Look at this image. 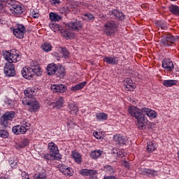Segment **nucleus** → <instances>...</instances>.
<instances>
[{
	"label": "nucleus",
	"mask_w": 179,
	"mask_h": 179,
	"mask_svg": "<svg viewBox=\"0 0 179 179\" xmlns=\"http://www.w3.org/2000/svg\"><path fill=\"white\" fill-rule=\"evenodd\" d=\"M52 27H57L58 29V27H59V25H57V24H53Z\"/></svg>",
	"instance_id": "nucleus-58"
},
{
	"label": "nucleus",
	"mask_w": 179,
	"mask_h": 179,
	"mask_svg": "<svg viewBox=\"0 0 179 179\" xmlns=\"http://www.w3.org/2000/svg\"><path fill=\"white\" fill-rule=\"evenodd\" d=\"M162 68L168 72H171L174 69V63L170 59H164L162 61Z\"/></svg>",
	"instance_id": "nucleus-11"
},
{
	"label": "nucleus",
	"mask_w": 179,
	"mask_h": 179,
	"mask_svg": "<svg viewBox=\"0 0 179 179\" xmlns=\"http://www.w3.org/2000/svg\"><path fill=\"white\" fill-rule=\"evenodd\" d=\"M22 75L23 78L25 79H30V78H33V74L32 73H27V69H23L21 71Z\"/></svg>",
	"instance_id": "nucleus-33"
},
{
	"label": "nucleus",
	"mask_w": 179,
	"mask_h": 179,
	"mask_svg": "<svg viewBox=\"0 0 179 179\" xmlns=\"http://www.w3.org/2000/svg\"><path fill=\"white\" fill-rule=\"evenodd\" d=\"M49 17L50 20H52V22H59V20L62 19V17H61L59 15L55 13H50L49 14Z\"/></svg>",
	"instance_id": "nucleus-29"
},
{
	"label": "nucleus",
	"mask_w": 179,
	"mask_h": 179,
	"mask_svg": "<svg viewBox=\"0 0 179 179\" xmlns=\"http://www.w3.org/2000/svg\"><path fill=\"white\" fill-rule=\"evenodd\" d=\"M159 27L162 29V30H167V29H169V25L166 23H162L159 24Z\"/></svg>",
	"instance_id": "nucleus-46"
},
{
	"label": "nucleus",
	"mask_w": 179,
	"mask_h": 179,
	"mask_svg": "<svg viewBox=\"0 0 179 179\" xmlns=\"http://www.w3.org/2000/svg\"><path fill=\"white\" fill-rule=\"evenodd\" d=\"M28 71H31L33 73H35L36 76H41L43 71H41V69H40V66L36 65V66H32L31 67H29Z\"/></svg>",
	"instance_id": "nucleus-22"
},
{
	"label": "nucleus",
	"mask_w": 179,
	"mask_h": 179,
	"mask_svg": "<svg viewBox=\"0 0 179 179\" xmlns=\"http://www.w3.org/2000/svg\"><path fill=\"white\" fill-rule=\"evenodd\" d=\"M28 145H29V139L27 138H24L18 144L19 148H26V146H27Z\"/></svg>",
	"instance_id": "nucleus-35"
},
{
	"label": "nucleus",
	"mask_w": 179,
	"mask_h": 179,
	"mask_svg": "<svg viewBox=\"0 0 179 179\" xmlns=\"http://www.w3.org/2000/svg\"><path fill=\"white\" fill-rule=\"evenodd\" d=\"M51 2L54 5H57V3H59V0H51Z\"/></svg>",
	"instance_id": "nucleus-52"
},
{
	"label": "nucleus",
	"mask_w": 179,
	"mask_h": 179,
	"mask_svg": "<svg viewBox=\"0 0 179 179\" xmlns=\"http://www.w3.org/2000/svg\"><path fill=\"white\" fill-rule=\"evenodd\" d=\"M71 156L76 163H78V164L79 163H82V155L79 152L77 151H73Z\"/></svg>",
	"instance_id": "nucleus-24"
},
{
	"label": "nucleus",
	"mask_w": 179,
	"mask_h": 179,
	"mask_svg": "<svg viewBox=\"0 0 179 179\" xmlns=\"http://www.w3.org/2000/svg\"><path fill=\"white\" fill-rule=\"evenodd\" d=\"M60 69L62 70V72H60V75H64L65 69H64V67L60 68Z\"/></svg>",
	"instance_id": "nucleus-55"
},
{
	"label": "nucleus",
	"mask_w": 179,
	"mask_h": 179,
	"mask_svg": "<svg viewBox=\"0 0 179 179\" xmlns=\"http://www.w3.org/2000/svg\"><path fill=\"white\" fill-rule=\"evenodd\" d=\"M101 155H103V151L100 150H93L90 152V157L91 159H99V157H100V156H101Z\"/></svg>",
	"instance_id": "nucleus-27"
},
{
	"label": "nucleus",
	"mask_w": 179,
	"mask_h": 179,
	"mask_svg": "<svg viewBox=\"0 0 179 179\" xmlns=\"http://www.w3.org/2000/svg\"><path fill=\"white\" fill-rule=\"evenodd\" d=\"M33 17H34V19H37V17H38V14H36V13L33 14Z\"/></svg>",
	"instance_id": "nucleus-56"
},
{
	"label": "nucleus",
	"mask_w": 179,
	"mask_h": 179,
	"mask_svg": "<svg viewBox=\"0 0 179 179\" xmlns=\"http://www.w3.org/2000/svg\"><path fill=\"white\" fill-rule=\"evenodd\" d=\"M104 27L106 34H107V36H111V34L117 31L118 24L114 21H110L106 23Z\"/></svg>",
	"instance_id": "nucleus-7"
},
{
	"label": "nucleus",
	"mask_w": 179,
	"mask_h": 179,
	"mask_svg": "<svg viewBox=\"0 0 179 179\" xmlns=\"http://www.w3.org/2000/svg\"><path fill=\"white\" fill-rule=\"evenodd\" d=\"M124 87L127 92H132L136 86L135 85V83H132V80L131 78H127L124 80Z\"/></svg>",
	"instance_id": "nucleus-13"
},
{
	"label": "nucleus",
	"mask_w": 179,
	"mask_h": 179,
	"mask_svg": "<svg viewBox=\"0 0 179 179\" xmlns=\"http://www.w3.org/2000/svg\"><path fill=\"white\" fill-rule=\"evenodd\" d=\"M20 124L14 126L12 129L13 134L15 135L24 134L29 129H30L31 124L27 120L20 122Z\"/></svg>",
	"instance_id": "nucleus-3"
},
{
	"label": "nucleus",
	"mask_w": 179,
	"mask_h": 179,
	"mask_svg": "<svg viewBox=\"0 0 179 179\" xmlns=\"http://www.w3.org/2000/svg\"><path fill=\"white\" fill-rule=\"evenodd\" d=\"M147 148V150L149 153H150L151 152H154V150H156V145H155V143L152 141L148 143Z\"/></svg>",
	"instance_id": "nucleus-31"
},
{
	"label": "nucleus",
	"mask_w": 179,
	"mask_h": 179,
	"mask_svg": "<svg viewBox=\"0 0 179 179\" xmlns=\"http://www.w3.org/2000/svg\"><path fill=\"white\" fill-rule=\"evenodd\" d=\"M41 48H42V50H43V51L48 52L51 51L52 46H51V44L44 43L43 45H42Z\"/></svg>",
	"instance_id": "nucleus-34"
},
{
	"label": "nucleus",
	"mask_w": 179,
	"mask_h": 179,
	"mask_svg": "<svg viewBox=\"0 0 179 179\" xmlns=\"http://www.w3.org/2000/svg\"><path fill=\"white\" fill-rule=\"evenodd\" d=\"M67 168H68V166H66L64 164L58 166V169H59V171L61 173H62V174H64V173H65V171L66 170Z\"/></svg>",
	"instance_id": "nucleus-42"
},
{
	"label": "nucleus",
	"mask_w": 179,
	"mask_h": 179,
	"mask_svg": "<svg viewBox=\"0 0 179 179\" xmlns=\"http://www.w3.org/2000/svg\"><path fill=\"white\" fill-rule=\"evenodd\" d=\"M22 104L23 106H29L30 113H36V111L40 109V103L34 99L24 97L22 99Z\"/></svg>",
	"instance_id": "nucleus-5"
},
{
	"label": "nucleus",
	"mask_w": 179,
	"mask_h": 179,
	"mask_svg": "<svg viewBox=\"0 0 179 179\" xmlns=\"http://www.w3.org/2000/svg\"><path fill=\"white\" fill-rule=\"evenodd\" d=\"M30 68H27V73H31V72H33V71H29V69Z\"/></svg>",
	"instance_id": "nucleus-57"
},
{
	"label": "nucleus",
	"mask_w": 179,
	"mask_h": 179,
	"mask_svg": "<svg viewBox=\"0 0 179 179\" xmlns=\"http://www.w3.org/2000/svg\"><path fill=\"white\" fill-rule=\"evenodd\" d=\"M63 174L64 176H69V177H71V176L73 174V170H72V169H71L70 167H67Z\"/></svg>",
	"instance_id": "nucleus-38"
},
{
	"label": "nucleus",
	"mask_w": 179,
	"mask_h": 179,
	"mask_svg": "<svg viewBox=\"0 0 179 179\" xmlns=\"http://www.w3.org/2000/svg\"><path fill=\"white\" fill-rule=\"evenodd\" d=\"M68 27L70 30L79 31V30H82L83 24H82V22L76 20V22H69L68 24Z\"/></svg>",
	"instance_id": "nucleus-10"
},
{
	"label": "nucleus",
	"mask_w": 179,
	"mask_h": 179,
	"mask_svg": "<svg viewBox=\"0 0 179 179\" xmlns=\"http://www.w3.org/2000/svg\"><path fill=\"white\" fill-rule=\"evenodd\" d=\"M15 118V112L7 111L0 117V124L3 128H8L9 121Z\"/></svg>",
	"instance_id": "nucleus-6"
},
{
	"label": "nucleus",
	"mask_w": 179,
	"mask_h": 179,
	"mask_svg": "<svg viewBox=\"0 0 179 179\" xmlns=\"http://www.w3.org/2000/svg\"><path fill=\"white\" fill-rule=\"evenodd\" d=\"M57 70L58 68H57V65L54 63L48 65V67L46 69L48 75H54V73H55V72H57Z\"/></svg>",
	"instance_id": "nucleus-20"
},
{
	"label": "nucleus",
	"mask_w": 179,
	"mask_h": 179,
	"mask_svg": "<svg viewBox=\"0 0 179 179\" xmlns=\"http://www.w3.org/2000/svg\"><path fill=\"white\" fill-rule=\"evenodd\" d=\"M3 57L4 59L8 62L6 64L4 67V73L6 75V76H14L15 75V71L13 62L16 63L20 61L22 57L20 55H19V53L15 49L11 50L10 52L5 51L3 52Z\"/></svg>",
	"instance_id": "nucleus-1"
},
{
	"label": "nucleus",
	"mask_w": 179,
	"mask_h": 179,
	"mask_svg": "<svg viewBox=\"0 0 179 179\" xmlns=\"http://www.w3.org/2000/svg\"><path fill=\"white\" fill-rule=\"evenodd\" d=\"M124 167H126L127 169H128V167H129V164H128V162H127V161H124Z\"/></svg>",
	"instance_id": "nucleus-53"
},
{
	"label": "nucleus",
	"mask_w": 179,
	"mask_h": 179,
	"mask_svg": "<svg viewBox=\"0 0 179 179\" xmlns=\"http://www.w3.org/2000/svg\"><path fill=\"white\" fill-rule=\"evenodd\" d=\"M85 16L90 20H93V19H94V15H93V14H85Z\"/></svg>",
	"instance_id": "nucleus-48"
},
{
	"label": "nucleus",
	"mask_w": 179,
	"mask_h": 179,
	"mask_svg": "<svg viewBox=\"0 0 179 179\" xmlns=\"http://www.w3.org/2000/svg\"><path fill=\"white\" fill-rule=\"evenodd\" d=\"M97 121H101V120H107V114L98 113L96 115Z\"/></svg>",
	"instance_id": "nucleus-36"
},
{
	"label": "nucleus",
	"mask_w": 179,
	"mask_h": 179,
	"mask_svg": "<svg viewBox=\"0 0 179 179\" xmlns=\"http://www.w3.org/2000/svg\"><path fill=\"white\" fill-rule=\"evenodd\" d=\"M21 176L22 179H30L29 174L26 173V172H22Z\"/></svg>",
	"instance_id": "nucleus-47"
},
{
	"label": "nucleus",
	"mask_w": 179,
	"mask_h": 179,
	"mask_svg": "<svg viewBox=\"0 0 179 179\" xmlns=\"http://www.w3.org/2000/svg\"><path fill=\"white\" fill-rule=\"evenodd\" d=\"M176 38L173 35H166L162 37L160 45L162 47H170L176 43Z\"/></svg>",
	"instance_id": "nucleus-8"
},
{
	"label": "nucleus",
	"mask_w": 179,
	"mask_h": 179,
	"mask_svg": "<svg viewBox=\"0 0 179 179\" xmlns=\"http://www.w3.org/2000/svg\"><path fill=\"white\" fill-rule=\"evenodd\" d=\"M169 12L175 16H179V6L176 5H171L169 7Z\"/></svg>",
	"instance_id": "nucleus-26"
},
{
	"label": "nucleus",
	"mask_w": 179,
	"mask_h": 179,
	"mask_svg": "<svg viewBox=\"0 0 179 179\" xmlns=\"http://www.w3.org/2000/svg\"><path fill=\"white\" fill-rule=\"evenodd\" d=\"M99 172L94 169H88V177H96Z\"/></svg>",
	"instance_id": "nucleus-37"
},
{
	"label": "nucleus",
	"mask_w": 179,
	"mask_h": 179,
	"mask_svg": "<svg viewBox=\"0 0 179 179\" xmlns=\"http://www.w3.org/2000/svg\"><path fill=\"white\" fill-rule=\"evenodd\" d=\"M48 150H50L51 155L53 156V157H55L58 153H59L58 150V147L57 145H55V143L51 142L48 143Z\"/></svg>",
	"instance_id": "nucleus-15"
},
{
	"label": "nucleus",
	"mask_w": 179,
	"mask_h": 179,
	"mask_svg": "<svg viewBox=\"0 0 179 179\" xmlns=\"http://www.w3.org/2000/svg\"><path fill=\"white\" fill-rule=\"evenodd\" d=\"M26 33V27L23 24H19L17 28L13 29V34L17 38H23Z\"/></svg>",
	"instance_id": "nucleus-9"
},
{
	"label": "nucleus",
	"mask_w": 179,
	"mask_h": 179,
	"mask_svg": "<svg viewBox=\"0 0 179 179\" xmlns=\"http://www.w3.org/2000/svg\"><path fill=\"white\" fill-rule=\"evenodd\" d=\"M69 106L70 108V114L72 115H76V114H78V111H79L78 106L73 103H71Z\"/></svg>",
	"instance_id": "nucleus-30"
},
{
	"label": "nucleus",
	"mask_w": 179,
	"mask_h": 179,
	"mask_svg": "<svg viewBox=\"0 0 179 179\" xmlns=\"http://www.w3.org/2000/svg\"><path fill=\"white\" fill-rule=\"evenodd\" d=\"M103 61L109 65H117L118 64V57H105Z\"/></svg>",
	"instance_id": "nucleus-17"
},
{
	"label": "nucleus",
	"mask_w": 179,
	"mask_h": 179,
	"mask_svg": "<svg viewBox=\"0 0 179 179\" xmlns=\"http://www.w3.org/2000/svg\"><path fill=\"white\" fill-rule=\"evenodd\" d=\"M104 170L106 171V173H113L114 169H113V166L106 165L103 167Z\"/></svg>",
	"instance_id": "nucleus-41"
},
{
	"label": "nucleus",
	"mask_w": 179,
	"mask_h": 179,
	"mask_svg": "<svg viewBox=\"0 0 179 179\" xmlns=\"http://www.w3.org/2000/svg\"><path fill=\"white\" fill-rule=\"evenodd\" d=\"M178 83V81L176 80H164L163 81V85L166 87H171L172 86H176Z\"/></svg>",
	"instance_id": "nucleus-25"
},
{
	"label": "nucleus",
	"mask_w": 179,
	"mask_h": 179,
	"mask_svg": "<svg viewBox=\"0 0 179 179\" xmlns=\"http://www.w3.org/2000/svg\"><path fill=\"white\" fill-rule=\"evenodd\" d=\"M24 94H25L26 98L29 100L33 99V97L36 96V89L35 88H27L24 91Z\"/></svg>",
	"instance_id": "nucleus-16"
},
{
	"label": "nucleus",
	"mask_w": 179,
	"mask_h": 179,
	"mask_svg": "<svg viewBox=\"0 0 179 179\" xmlns=\"http://www.w3.org/2000/svg\"><path fill=\"white\" fill-rule=\"evenodd\" d=\"M113 141L116 142L117 145H125L127 140L121 134H116L113 136Z\"/></svg>",
	"instance_id": "nucleus-18"
},
{
	"label": "nucleus",
	"mask_w": 179,
	"mask_h": 179,
	"mask_svg": "<svg viewBox=\"0 0 179 179\" xmlns=\"http://www.w3.org/2000/svg\"><path fill=\"white\" fill-rule=\"evenodd\" d=\"M51 157H54V156L51 155V152L50 154L46 153L43 155V159L46 160H51Z\"/></svg>",
	"instance_id": "nucleus-45"
},
{
	"label": "nucleus",
	"mask_w": 179,
	"mask_h": 179,
	"mask_svg": "<svg viewBox=\"0 0 179 179\" xmlns=\"http://www.w3.org/2000/svg\"><path fill=\"white\" fill-rule=\"evenodd\" d=\"M143 174H144V176H152L155 177L157 176V171L152 169H144L143 170Z\"/></svg>",
	"instance_id": "nucleus-28"
},
{
	"label": "nucleus",
	"mask_w": 179,
	"mask_h": 179,
	"mask_svg": "<svg viewBox=\"0 0 179 179\" xmlns=\"http://www.w3.org/2000/svg\"><path fill=\"white\" fill-rule=\"evenodd\" d=\"M112 16H114L115 19H118V20H124L125 16L122 13V12H120L118 10H113L110 12Z\"/></svg>",
	"instance_id": "nucleus-19"
},
{
	"label": "nucleus",
	"mask_w": 179,
	"mask_h": 179,
	"mask_svg": "<svg viewBox=\"0 0 179 179\" xmlns=\"http://www.w3.org/2000/svg\"><path fill=\"white\" fill-rule=\"evenodd\" d=\"M58 72H59V70H58Z\"/></svg>",
	"instance_id": "nucleus-60"
},
{
	"label": "nucleus",
	"mask_w": 179,
	"mask_h": 179,
	"mask_svg": "<svg viewBox=\"0 0 179 179\" xmlns=\"http://www.w3.org/2000/svg\"><path fill=\"white\" fill-rule=\"evenodd\" d=\"M103 179H115V177H114V176H107Z\"/></svg>",
	"instance_id": "nucleus-54"
},
{
	"label": "nucleus",
	"mask_w": 179,
	"mask_h": 179,
	"mask_svg": "<svg viewBox=\"0 0 179 179\" xmlns=\"http://www.w3.org/2000/svg\"><path fill=\"white\" fill-rule=\"evenodd\" d=\"M171 1H177V0H171Z\"/></svg>",
	"instance_id": "nucleus-59"
},
{
	"label": "nucleus",
	"mask_w": 179,
	"mask_h": 179,
	"mask_svg": "<svg viewBox=\"0 0 179 179\" xmlns=\"http://www.w3.org/2000/svg\"><path fill=\"white\" fill-rule=\"evenodd\" d=\"M127 111L131 117L137 120V125L143 127V124L146 122V118H145V115H143L142 109H139V108L135 106H131L128 108Z\"/></svg>",
	"instance_id": "nucleus-2"
},
{
	"label": "nucleus",
	"mask_w": 179,
	"mask_h": 179,
	"mask_svg": "<svg viewBox=\"0 0 179 179\" xmlns=\"http://www.w3.org/2000/svg\"><path fill=\"white\" fill-rule=\"evenodd\" d=\"M59 58H68L69 57V52L65 48H59Z\"/></svg>",
	"instance_id": "nucleus-21"
},
{
	"label": "nucleus",
	"mask_w": 179,
	"mask_h": 179,
	"mask_svg": "<svg viewBox=\"0 0 179 179\" xmlns=\"http://www.w3.org/2000/svg\"><path fill=\"white\" fill-rule=\"evenodd\" d=\"M55 106L57 108H61V107L64 106V98L62 96H60L57 99Z\"/></svg>",
	"instance_id": "nucleus-32"
},
{
	"label": "nucleus",
	"mask_w": 179,
	"mask_h": 179,
	"mask_svg": "<svg viewBox=\"0 0 179 179\" xmlns=\"http://www.w3.org/2000/svg\"><path fill=\"white\" fill-rule=\"evenodd\" d=\"M37 179H45L47 178V176H45V174H39L38 176H36Z\"/></svg>",
	"instance_id": "nucleus-50"
},
{
	"label": "nucleus",
	"mask_w": 179,
	"mask_h": 179,
	"mask_svg": "<svg viewBox=\"0 0 179 179\" xmlns=\"http://www.w3.org/2000/svg\"><path fill=\"white\" fill-rule=\"evenodd\" d=\"M87 82L84 81L82 83H80L73 87H71L70 88V90H71V92H78V90H81V89H83V87H85V86H86Z\"/></svg>",
	"instance_id": "nucleus-23"
},
{
	"label": "nucleus",
	"mask_w": 179,
	"mask_h": 179,
	"mask_svg": "<svg viewBox=\"0 0 179 179\" xmlns=\"http://www.w3.org/2000/svg\"><path fill=\"white\" fill-rule=\"evenodd\" d=\"M88 173H89V169H82L80 171V174H81V176H88V174H89Z\"/></svg>",
	"instance_id": "nucleus-43"
},
{
	"label": "nucleus",
	"mask_w": 179,
	"mask_h": 179,
	"mask_svg": "<svg viewBox=\"0 0 179 179\" xmlns=\"http://www.w3.org/2000/svg\"><path fill=\"white\" fill-rule=\"evenodd\" d=\"M9 133L6 130L0 129V138H8Z\"/></svg>",
	"instance_id": "nucleus-39"
},
{
	"label": "nucleus",
	"mask_w": 179,
	"mask_h": 179,
	"mask_svg": "<svg viewBox=\"0 0 179 179\" xmlns=\"http://www.w3.org/2000/svg\"><path fill=\"white\" fill-rule=\"evenodd\" d=\"M51 90L55 93H64L66 92V86L64 84L53 85L51 86Z\"/></svg>",
	"instance_id": "nucleus-12"
},
{
	"label": "nucleus",
	"mask_w": 179,
	"mask_h": 179,
	"mask_svg": "<svg viewBox=\"0 0 179 179\" xmlns=\"http://www.w3.org/2000/svg\"><path fill=\"white\" fill-rule=\"evenodd\" d=\"M4 5H10V10L13 15H21V13H23L22 6L20 4H13V1H0V9H2Z\"/></svg>",
	"instance_id": "nucleus-4"
},
{
	"label": "nucleus",
	"mask_w": 179,
	"mask_h": 179,
	"mask_svg": "<svg viewBox=\"0 0 179 179\" xmlns=\"http://www.w3.org/2000/svg\"><path fill=\"white\" fill-rule=\"evenodd\" d=\"M9 163L12 169H16L17 167V162L10 160Z\"/></svg>",
	"instance_id": "nucleus-44"
},
{
	"label": "nucleus",
	"mask_w": 179,
	"mask_h": 179,
	"mask_svg": "<svg viewBox=\"0 0 179 179\" xmlns=\"http://www.w3.org/2000/svg\"><path fill=\"white\" fill-rule=\"evenodd\" d=\"M63 36L64 37H66L67 38H72V37H75V36H73V34H72L71 31H64L63 33Z\"/></svg>",
	"instance_id": "nucleus-40"
},
{
	"label": "nucleus",
	"mask_w": 179,
	"mask_h": 179,
	"mask_svg": "<svg viewBox=\"0 0 179 179\" xmlns=\"http://www.w3.org/2000/svg\"><path fill=\"white\" fill-rule=\"evenodd\" d=\"M94 136H95L96 139H101V134L97 131L94 132Z\"/></svg>",
	"instance_id": "nucleus-49"
},
{
	"label": "nucleus",
	"mask_w": 179,
	"mask_h": 179,
	"mask_svg": "<svg viewBox=\"0 0 179 179\" xmlns=\"http://www.w3.org/2000/svg\"><path fill=\"white\" fill-rule=\"evenodd\" d=\"M141 111L143 114L148 115V117H150V118H156V117H157V113L152 109H149L148 108H141Z\"/></svg>",
	"instance_id": "nucleus-14"
},
{
	"label": "nucleus",
	"mask_w": 179,
	"mask_h": 179,
	"mask_svg": "<svg viewBox=\"0 0 179 179\" xmlns=\"http://www.w3.org/2000/svg\"><path fill=\"white\" fill-rule=\"evenodd\" d=\"M68 127H70V128H72L73 127H75V122H73V121H72L71 123H67Z\"/></svg>",
	"instance_id": "nucleus-51"
}]
</instances>
